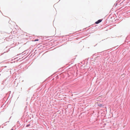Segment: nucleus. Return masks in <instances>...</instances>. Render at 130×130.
<instances>
[{
    "instance_id": "4",
    "label": "nucleus",
    "mask_w": 130,
    "mask_h": 130,
    "mask_svg": "<svg viewBox=\"0 0 130 130\" xmlns=\"http://www.w3.org/2000/svg\"><path fill=\"white\" fill-rule=\"evenodd\" d=\"M39 40L38 39H35V40H34V41H38Z\"/></svg>"
},
{
    "instance_id": "2",
    "label": "nucleus",
    "mask_w": 130,
    "mask_h": 130,
    "mask_svg": "<svg viewBox=\"0 0 130 130\" xmlns=\"http://www.w3.org/2000/svg\"><path fill=\"white\" fill-rule=\"evenodd\" d=\"M98 106L101 107H103L104 106V105L102 104H99L98 105Z\"/></svg>"
},
{
    "instance_id": "3",
    "label": "nucleus",
    "mask_w": 130,
    "mask_h": 130,
    "mask_svg": "<svg viewBox=\"0 0 130 130\" xmlns=\"http://www.w3.org/2000/svg\"><path fill=\"white\" fill-rule=\"evenodd\" d=\"M30 124H27V125H26V127H28L29 126H30Z\"/></svg>"
},
{
    "instance_id": "1",
    "label": "nucleus",
    "mask_w": 130,
    "mask_h": 130,
    "mask_svg": "<svg viewBox=\"0 0 130 130\" xmlns=\"http://www.w3.org/2000/svg\"><path fill=\"white\" fill-rule=\"evenodd\" d=\"M102 21V19H100L98 20L97 21L95 22L96 24H98L101 22Z\"/></svg>"
}]
</instances>
